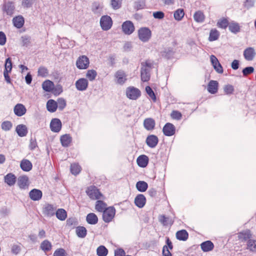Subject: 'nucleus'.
I'll use <instances>...</instances> for the list:
<instances>
[{
    "instance_id": "obj_60",
    "label": "nucleus",
    "mask_w": 256,
    "mask_h": 256,
    "mask_svg": "<svg viewBox=\"0 0 256 256\" xmlns=\"http://www.w3.org/2000/svg\"><path fill=\"white\" fill-rule=\"evenodd\" d=\"M254 71V68L253 67L249 66L244 68L242 70V74L244 76H246L252 73Z\"/></svg>"
},
{
    "instance_id": "obj_17",
    "label": "nucleus",
    "mask_w": 256,
    "mask_h": 256,
    "mask_svg": "<svg viewBox=\"0 0 256 256\" xmlns=\"http://www.w3.org/2000/svg\"><path fill=\"white\" fill-rule=\"evenodd\" d=\"M146 203V198L142 194H138L134 198V204L139 208H143Z\"/></svg>"
},
{
    "instance_id": "obj_33",
    "label": "nucleus",
    "mask_w": 256,
    "mask_h": 256,
    "mask_svg": "<svg viewBox=\"0 0 256 256\" xmlns=\"http://www.w3.org/2000/svg\"><path fill=\"white\" fill-rule=\"evenodd\" d=\"M20 167L22 170L28 172L32 168V164L28 160H23L20 163Z\"/></svg>"
},
{
    "instance_id": "obj_63",
    "label": "nucleus",
    "mask_w": 256,
    "mask_h": 256,
    "mask_svg": "<svg viewBox=\"0 0 256 256\" xmlns=\"http://www.w3.org/2000/svg\"><path fill=\"white\" fill-rule=\"evenodd\" d=\"M234 87L231 85H227L224 88V92L226 94H232L234 92Z\"/></svg>"
},
{
    "instance_id": "obj_58",
    "label": "nucleus",
    "mask_w": 256,
    "mask_h": 256,
    "mask_svg": "<svg viewBox=\"0 0 256 256\" xmlns=\"http://www.w3.org/2000/svg\"><path fill=\"white\" fill-rule=\"evenodd\" d=\"M12 68V62L10 58H8L6 60L4 71L10 72Z\"/></svg>"
},
{
    "instance_id": "obj_19",
    "label": "nucleus",
    "mask_w": 256,
    "mask_h": 256,
    "mask_svg": "<svg viewBox=\"0 0 256 256\" xmlns=\"http://www.w3.org/2000/svg\"><path fill=\"white\" fill-rule=\"evenodd\" d=\"M14 111L16 115L21 116L26 113V109L22 104H18L14 107Z\"/></svg>"
},
{
    "instance_id": "obj_24",
    "label": "nucleus",
    "mask_w": 256,
    "mask_h": 256,
    "mask_svg": "<svg viewBox=\"0 0 256 256\" xmlns=\"http://www.w3.org/2000/svg\"><path fill=\"white\" fill-rule=\"evenodd\" d=\"M148 156L146 155H141L138 158L136 162L140 166L144 168L148 165Z\"/></svg>"
},
{
    "instance_id": "obj_29",
    "label": "nucleus",
    "mask_w": 256,
    "mask_h": 256,
    "mask_svg": "<svg viewBox=\"0 0 256 256\" xmlns=\"http://www.w3.org/2000/svg\"><path fill=\"white\" fill-rule=\"evenodd\" d=\"M12 21L14 26L18 28H21L23 26L24 22V18L21 16L14 18Z\"/></svg>"
},
{
    "instance_id": "obj_56",
    "label": "nucleus",
    "mask_w": 256,
    "mask_h": 256,
    "mask_svg": "<svg viewBox=\"0 0 256 256\" xmlns=\"http://www.w3.org/2000/svg\"><path fill=\"white\" fill-rule=\"evenodd\" d=\"M122 0H111V5L114 9H118L121 6Z\"/></svg>"
},
{
    "instance_id": "obj_43",
    "label": "nucleus",
    "mask_w": 256,
    "mask_h": 256,
    "mask_svg": "<svg viewBox=\"0 0 256 256\" xmlns=\"http://www.w3.org/2000/svg\"><path fill=\"white\" fill-rule=\"evenodd\" d=\"M71 137L68 134H65L61 136L60 141L62 145L68 146L71 142Z\"/></svg>"
},
{
    "instance_id": "obj_4",
    "label": "nucleus",
    "mask_w": 256,
    "mask_h": 256,
    "mask_svg": "<svg viewBox=\"0 0 256 256\" xmlns=\"http://www.w3.org/2000/svg\"><path fill=\"white\" fill-rule=\"evenodd\" d=\"M138 36L141 41L147 42L152 36V32L148 28H141L138 30Z\"/></svg>"
},
{
    "instance_id": "obj_37",
    "label": "nucleus",
    "mask_w": 256,
    "mask_h": 256,
    "mask_svg": "<svg viewBox=\"0 0 256 256\" xmlns=\"http://www.w3.org/2000/svg\"><path fill=\"white\" fill-rule=\"evenodd\" d=\"M106 204L102 200H98L96 202L95 208L99 212H103L106 209Z\"/></svg>"
},
{
    "instance_id": "obj_32",
    "label": "nucleus",
    "mask_w": 256,
    "mask_h": 256,
    "mask_svg": "<svg viewBox=\"0 0 256 256\" xmlns=\"http://www.w3.org/2000/svg\"><path fill=\"white\" fill-rule=\"evenodd\" d=\"M76 234L78 237L84 238L87 234V230L85 227L82 226H78L76 228Z\"/></svg>"
},
{
    "instance_id": "obj_39",
    "label": "nucleus",
    "mask_w": 256,
    "mask_h": 256,
    "mask_svg": "<svg viewBox=\"0 0 256 256\" xmlns=\"http://www.w3.org/2000/svg\"><path fill=\"white\" fill-rule=\"evenodd\" d=\"M52 248L51 243L48 240H44L40 244L41 249L45 252L50 251Z\"/></svg>"
},
{
    "instance_id": "obj_51",
    "label": "nucleus",
    "mask_w": 256,
    "mask_h": 256,
    "mask_svg": "<svg viewBox=\"0 0 256 256\" xmlns=\"http://www.w3.org/2000/svg\"><path fill=\"white\" fill-rule=\"evenodd\" d=\"M48 69L44 66H40L38 70V76L46 77L48 75Z\"/></svg>"
},
{
    "instance_id": "obj_10",
    "label": "nucleus",
    "mask_w": 256,
    "mask_h": 256,
    "mask_svg": "<svg viewBox=\"0 0 256 256\" xmlns=\"http://www.w3.org/2000/svg\"><path fill=\"white\" fill-rule=\"evenodd\" d=\"M163 132L165 136H173L176 132V128L174 124L171 123H166L163 128Z\"/></svg>"
},
{
    "instance_id": "obj_13",
    "label": "nucleus",
    "mask_w": 256,
    "mask_h": 256,
    "mask_svg": "<svg viewBox=\"0 0 256 256\" xmlns=\"http://www.w3.org/2000/svg\"><path fill=\"white\" fill-rule=\"evenodd\" d=\"M14 3L12 2H8L3 5V10L8 15L12 16L14 13Z\"/></svg>"
},
{
    "instance_id": "obj_64",
    "label": "nucleus",
    "mask_w": 256,
    "mask_h": 256,
    "mask_svg": "<svg viewBox=\"0 0 256 256\" xmlns=\"http://www.w3.org/2000/svg\"><path fill=\"white\" fill-rule=\"evenodd\" d=\"M163 256H172V254L168 250L166 246H164L162 248Z\"/></svg>"
},
{
    "instance_id": "obj_31",
    "label": "nucleus",
    "mask_w": 256,
    "mask_h": 256,
    "mask_svg": "<svg viewBox=\"0 0 256 256\" xmlns=\"http://www.w3.org/2000/svg\"><path fill=\"white\" fill-rule=\"evenodd\" d=\"M46 108L49 112H54L58 108L57 102L53 100H50L47 102Z\"/></svg>"
},
{
    "instance_id": "obj_26",
    "label": "nucleus",
    "mask_w": 256,
    "mask_h": 256,
    "mask_svg": "<svg viewBox=\"0 0 256 256\" xmlns=\"http://www.w3.org/2000/svg\"><path fill=\"white\" fill-rule=\"evenodd\" d=\"M144 124L147 130H152L154 128L155 121L152 118H148L144 120Z\"/></svg>"
},
{
    "instance_id": "obj_62",
    "label": "nucleus",
    "mask_w": 256,
    "mask_h": 256,
    "mask_svg": "<svg viewBox=\"0 0 256 256\" xmlns=\"http://www.w3.org/2000/svg\"><path fill=\"white\" fill-rule=\"evenodd\" d=\"M76 220L74 218H70L66 220V225L68 226H72L76 224Z\"/></svg>"
},
{
    "instance_id": "obj_14",
    "label": "nucleus",
    "mask_w": 256,
    "mask_h": 256,
    "mask_svg": "<svg viewBox=\"0 0 256 256\" xmlns=\"http://www.w3.org/2000/svg\"><path fill=\"white\" fill-rule=\"evenodd\" d=\"M256 54V52L254 48L252 47L246 48L244 52V56L245 59L248 61L252 60Z\"/></svg>"
},
{
    "instance_id": "obj_7",
    "label": "nucleus",
    "mask_w": 256,
    "mask_h": 256,
    "mask_svg": "<svg viewBox=\"0 0 256 256\" xmlns=\"http://www.w3.org/2000/svg\"><path fill=\"white\" fill-rule=\"evenodd\" d=\"M100 24L103 30H107L112 27V22L110 16H104L101 18Z\"/></svg>"
},
{
    "instance_id": "obj_20",
    "label": "nucleus",
    "mask_w": 256,
    "mask_h": 256,
    "mask_svg": "<svg viewBox=\"0 0 256 256\" xmlns=\"http://www.w3.org/2000/svg\"><path fill=\"white\" fill-rule=\"evenodd\" d=\"M50 127L51 130L54 132H58L62 128V123L58 118H54L52 120Z\"/></svg>"
},
{
    "instance_id": "obj_41",
    "label": "nucleus",
    "mask_w": 256,
    "mask_h": 256,
    "mask_svg": "<svg viewBox=\"0 0 256 256\" xmlns=\"http://www.w3.org/2000/svg\"><path fill=\"white\" fill-rule=\"evenodd\" d=\"M228 28L230 32L234 33H236L240 32V26L239 24L235 22H231L228 24Z\"/></svg>"
},
{
    "instance_id": "obj_40",
    "label": "nucleus",
    "mask_w": 256,
    "mask_h": 256,
    "mask_svg": "<svg viewBox=\"0 0 256 256\" xmlns=\"http://www.w3.org/2000/svg\"><path fill=\"white\" fill-rule=\"evenodd\" d=\"M194 18L196 22H202L204 21L205 16L202 12L198 10L195 12L194 16Z\"/></svg>"
},
{
    "instance_id": "obj_15",
    "label": "nucleus",
    "mask_w": 256,
    "mask_h": 256,
    "mask_svg": "<svg viewBox=\"0 0 256 256\" xmlns=\"http://www.w3.org/2000/svg\"><path fill=\"white\" fill-rule=\"evenodd\" d=\"M88 86V82L84 78H80L76 82V86L78 90H84L87 88Z\"/></svg>"
},
{
    "instance_id": "obj_36",
    "label": "nucleus",
    "mask_w": 256,
    "mask_h": 256,
    "mask_svg": "<svg viewBox=\"0 0 256 256\" xmlns=\"http://www.w3.org/2000/svg\"><path fill=\"white\" fill-rule=\"evenodd\" d=\"M42 86L45 91L50 92L54 88V84L50 80H46L42 83Z\"/></svg>"
},
{
    "instance_id": "obj_6",
    "label": "nucleus",
    "mask_w": 256,
    "mask_h": 256,
    "mask_svg": "<svg viewBox=\"0 0 256 256\" xmlns=\"http://www.w3.org/2000/svg\"><path fill=\"white\" fill-rule=\"evenodd\" d=\"M89 64V59L86 56H80L76 62V66L79 69H86L88 67Z\"/></svg>"
},
{
    "instance_id": "obj_1",
    "label": "nucleus",
    "mask_w": 256,
    "mask_h": 256,
    "mask_svg": "<svg viewBox=\"0 0 256 256\" xmlns=\"http://www.w3.org/2000/svg\"><path fill=\"white\" fill-rule=\"evenodd\" d=\"M141 64V80L142 82H147L150 78V72L153 64L150 60H146L142 62Z\"/></svg>"
},
{
    "instance_id": "obj_22",
    "label": "nucleus",
    "mask_w": 256,
    "mask_h": 256,
    "mask_svg": "<svg viewBox=\"0 0 256 256\" xmlns=\"http://www.w3.org/2000/svg\"><path fill=\"white\" fill-rule=\"evenodd\" d=\"M200 247L203 252H208L214 249V244L210 240H206L200 244Z\"/></svg>"
},
{
    "instance_id": "obj_52",
    "label": "nucleus",
    "mask_w": 256,
    "mask_h": 256,
    "mask_svg": "<svg viewBox=\"0 0 256 256\" xmlns=\"http://www.w3.org/2000/svg\"><path fill=\"white\" fill-rule=\"evenodd\" d=\"M66 251L62 248H60L55 250L54 256H66Z\"/></svg>"
},
{
    "instance_id": "obj_21",
    "label": "nucleus",
    "mask_w": 256,
    "mask_h": 256,
    "mask_svg": "<svg viewBox=\"0 0 256 256\" xmlns=\"http://www.w3.org/2000/svg\"><path fill=\"white\" fill-rule=\"evenodd\" d=\"M238 240H241L242 242H246L247 240H250L252 234L250 230H246L240 232L238 234Z\"/></svg>"
},
{
    "instance_id": "obj_25",
    "label": "nucleus",
    "mask_w": 256,
    "mask_h": 256,
    "mask_svg": "<svg viewBox=\"0 0 256 256\" xmlns=\"http://www.w3.org/2000/svg\"><path fill=\"white\" fill-rule=\"evenodd\" d=\"M18 184L20 188H26L29 185L28 177H20L18 179Z\"/></svg>"
},
{
    "instance_id": "obj_9",
    "label": "nucleus",
    "mask_w": 256,
    "mask_h": 256,
    "mask_svg": "<svg viewBox=\"0 0 256 256\" xmlns=\"http://www.w3.org/2000/svg\"><path fill=\"white\" fill-rule=\"evenodd\" d=\"M122 29L125 34H130L134 30V26L132 22L128 20L122 24Z\"/></svg>"
},
{
    "instance_id": "obj_45",
    "label": "nucleus",
    "mask_w": 256,
    "mask_h": 256,
    "mask_svg": "<svg viewBox=\"0 0 256 256\" xmlns=\"http://www.w3.org/2000/svg\"><path fill=\"white\" fill-rule=\"evenodd\" d=\"M22 244L20 243L18 244H14L12 246L11 248V252L12 254L17 255L19 254L22 250Z\"/></svg>"
},
{
    "instance_id": "obj_50",
    "label": "nucleus",
    "mask_w": 256,
    "mask_h": 256,
    "mask_svg": "<svg viewBox=\"0 0 256 256\" xmlns=\"http://www.w3.org/2000/svg\"><path fill=\"white\" fill-rule=\"evenodd\" d=\"M146 91L147 94L153 100V101L156 102V95H155L154 91L149 86H146Z\"/></svg>"
},
{
    "instance_id": "obj_53",
    "label": "nucleus",
    "mask_w": 256,
    "mask_h": 256,
    "mask_svg": "<svg viewBox=\"0 0 256 256\" xmlns=\"http://www.w3.org/2000/svg\"><path fill=\"white\" fill-rule=\"evenodd\" d=\"M22 45L28 46L30 44V38L28 36H24L21 38Z\"/></svg>"
},
{
    "instance_id": "obj_3",
    "label": "nucleus",
    "mask_w": 256,
    "mask_h": 256,
    "mask_svg": "<svg viewBox=\"0 0 256 256\" xmlns=\"http://www.w3.org/2000/svg\"><path fill=\"white\" fill-rule=\"evenodd\" d=\"M102 219L105 222L112 221L116 214V209L114 206H110L102 212Z\"/></svg>"
},
{
    "instance_id": "obj_46",
    "label": "nucleus",
    "mask_w": 256,
    "mask_h": 256,
    "mask_svg": "<svg viewBox=\"0 0 256 256\" xmlns=\"http://www.w3.org/2000/svg\"><path fill=\"white\" fill-rule=\"evenodd\" d=\"M247 248L251 252H256V240H249L247 244Z\"/></svg>"
},
{
    "instance_id": "obj_18",
    "label": "nucleus",
    "mask_w": 256,
    "mask_h": 256,
    "mask_svg": "<svg viewBox=\"0 0 256 256\" xmlns=\"http://www.w3.org/2000/svg\"><path fill=\"white\" fill-rule=\"evenodd\" d=\"M42 192L38 189H33L29 192V196L31 200L36 201L40 200L42 197Z\"/></svg>"
},
{
    "instance_id": "obj_47",
    "label": "nucleus",
    "mask_w": 256,
    "mask_h": 256,
    "mask_svg": "<svg viewBox=\"0 0 256 256\" xmlns=\"http://www.w3.org/2000/svg\"><path fill=\"white\" fill-rule=\"evenodd\" d=\"M184 15V11L182 9H178L174 13V18L176 20H180Z\"/></svg>"
},
{
    "instance_id": "obj_28",
    "label": "nucleus",
    "mask_w": 256,
    "mask_h": 256,
    "mask_svg": "<svg viewBox=\"0 0 256 256\" xmlns=\"http://www.w3.org/2000/svg\"><path fill=\"white\" fill-rule=\"evenodd\" d=\"M16 132L20 136H26L28 133L27 128L24 124H19L16 128Z\"/></svg>"
},
{
    "instance_id": "obj_55",
    "label": "nucleus",
    "mask_w": 256,
    "mask_h": 256,
    "mask_svg": "<svg viewBox=\"0 0 256 256\" xmlns=\"http://www.w3.org/2000/svg\"><path fill=\"white\" fill-rule=\"evenodd\" d=\"M4 182L8 185L11 186L14 185L16 182V177H4Z\"/></svg>"
},
{
    "instance_id": "obj_27",
    "label": "nucleus",
    "mask_w": 256,
    "mask_h": 256,
    "mask_svg": "<svg viewBox=\"0 0 256 256\" xmlns=\"http://www.w3.org/2000/svg\"><path fill=\"white\" fill-rule=\"evenodd\" d=\"M188 234L186 230H180L176 233V238L178 240L185 241L188 238Z\"/></svg>"
},
{
    "instance_id": "obj_16",
    "label": "nucleus",
    "mask_w": 256,
    "mask_h": 256,
    "mask_svg": "<svg viewBox=\"0 0 256 256\" xmlns=\"http://www.w3.org/2000/svg\"><path fill=\"white\" fill-rule=\"evenodd\" d=\"M158 138L153 134L148 136L146 139L147 145L151 148H155L158 144Z\"/></svg>"
},
{
    "instance_id": "obj_59",
    "label": "nucleus",
    "mask_w": 256,
    "mask_h": 256,
    "mask_svg": "<svg viewBox=\"0 0 256 256\" xmlns=\"http://www.w3.org/2000/svg\"><path fill=\"white\" fill-rule=\"evenodd\" d=\"M58 108L60 110H62L66 106V100L63 98H59L57 102Z\"/></svg>"
},
{
    "instance_id": "obj_8",
    "label": "nucleus",
    "mask_w": 256,
    "mask_h": 256,
    "mask_svg": "<svg viewBox=\"0 0 256 256\" xmlns=\"http://www.w3.org/2000/svg\"><path fill=\"white\" fill-rule=\"evenodd\" d=\"M56 207L54 205L46 204L43 207V214L48 216H52L54 215Z\"/></svg>"
},
{
    "instance_id": "obj_34",
    "label": "nucleus",
    "mask_w": 256,
    "mask_h": 256,
    "mask_svg": "<svg viewBox=\"0 0 256 256\" xmlns=\"http://www.w3.org/2000/svg\"><path fill=\"white\" fill-rule=\"evenodd\" d=\"M55 214L56 218L60 220H65L67 216L66 212L63 208H58Z\"/></svg>"
},
{
    "instance_id": "obj_61",
    "label": "nucleus",
    "mask_w": 256,
    "mask_h": 256,
    "mask_svg": "<svg viewBox=\"0 0 256 256\" xmlns=\"http://www.w3.org/2000/svg\"><path fill=\"white\" fill-rule=\"evenodd\" d=\"M114 256H126V252L122 248H119L114 250Z\"/></svg>"
},
{
    "instance_id": "obj_12",
    "label": "nucleus",
    "mask_w": 256,
    "mask_h": 256,
    "mask_svg": "<svg viewBox=\"0 0 256 256\" xmlns=\"http://www.w3.org/2000/svg\"><path fill=\"white\" fill-rule=\"evenodd\" d=\"M210 59L214 69L218 73L222 74L224 72L223 68L216 56L214 55H212L210 57Z\"/></svg>"
},
{
    "instance_id": "obj_54",
    "label": "nucleus",
    "mask_w": 256,
    "mask_h": 256,
    "mask_svg": "<svg viewBox=\"0 0 256 256\" xmlns=\"http://www.w3.org/2000/svg\"><path fill=\"white\" fill-rule=\"evenodd\" d=\"M12 127V124L10 121H5L2 124V129L6 131L10 130Z\"/></svg>"
},
{
    "instance_id": "obj_48",
    "label": "nucleus",
    "mask_w": 256,
    "mask_h": 256,
    "mask_svg": "<svg viewBox=\"0 0 256 256\" xmlns=\"http://www.w3.org/2000/svg\"><path fill=\"white\" fill-rule=\"evenodd\" d=\"M97 75V72L95 70H88L86 76L90 81L94 80Z\"/></svg>"
},
{
    "instance_id": "obj_42",
    "label": "nucleus",
    "mask_w": 256,
    "mask_h": 256,
    "mask_svg": "<svg viewBox=\"0 0 256 256\" xmlns=\"http://www.w3.org/2000/svg\"><path fill=\"white\" fill-rule=\"evenodd\" d=\"M96 254L98 256H106L108 250L104 246H100L97 248Z\"/></svg>"
},
{
    "instance_id": "obj_23",
    "label": "nucleus",
    "mask_w": 256,
    "mask_h": 256,
    "mask_svg": "<svg viewBox=\"0 0 256 256\" xmlns=\"http://www.w3.org/2000/svg\"><path fill=\"white\" fill-rule=\"evenodd\" d=\"M218 82L216 80H210L208 86V90L209 92L214 94L218 90Z\"/></svg>"
},
{
    "instance_id": "obj_44",
    "label": "nucleus",
    "mask_w": 256,
    "mask_h": 256,
    "mask_svg": "<svg viewBox=\"0 0 256 256\" xmlns=\"http://www.w3.org/2000/svg\"><path fill=\"white\" fill-rule=\"evenodd\" d=\"M81 170L80 166L77 164H73L70 166V171L72 174L77 175Z\"/></svg>"
},
{
    "instance_id": "obj_5",
    "label": "nucleus",
    "mask_w": 256,
    "mask_h": 256,
    "mask_svg": "<svg viewBox=\"0 0 256 256\" xmlns=\"http://www.w3.org/2000/svg\"><path fill=\"white\" fill-rule=\"evenodd\" d=\"M140 91L134 86H130L126 88V94L131 100H136L140 96Z\"/></svg>"
},
{
    "instance_id": "obj_57",
    "label": "nucleus",
    "mask_w": 256,
    "mask_h": 256,
    "mask_svg": "<svg viewBox=\"0 0 256 256\" xmlns=\"http://www.w3.org/2000/svg\"><path fill=\"white\" fill-rule=\"evenodd\" d=\"M172 118L180 120L181 119L182 115V114L177 110H173L170 114Z\"/></svg>"
},
{
    "instance_id": "obj_11",
    "label": "nucleus",
    "mask_w": 256,
    "mask_h": 256,
    "mask_svg": "<svg viewBox=\"0 0 256 256\" xmlns=\"http://www.w3.org/2000/svg\"><path fill=\"white\" fill-rule=\"evenodd\" d=\"M117 84H124L126 80V75L125 72L122 70L117 71L114 75Z\"/></svg>"
},
{
    "instance_id": "obj_49",
    "label": "nucleus",
    "mask_w": 256,
    "mask_h": 256,
    "mask_svg": "<svg viewBox=\"0 0 256 256\" xmlns=\"http://www.w3.org/2000/svg\"><path fill=\"white\" fill-rule=\"evenodd\" d=\"M228 24V20L224 18L220 19L217 23L218 26L222 28H226Z\"/></svg>"
},
{
    "instance_id": "obj_35",
    "label": "nucleus",
    "mask_w": 256,
    "mask_h": 256,
    "mask_svg": "<svg viewBox=\"0 0 256 256\" xmlns=\"http://www.w3.org/2000/svg\"><path fill=\"white\" fill-rule=\"evenodd\" d=\"M136 188L139 192H144L148 189V184L144 181H138L136 184Z\"/></svg>"
},
{
    "instance_id": "obj_38",
    "label": "nucleus",
    "mask_w": 256,
    "mask_h": 256,
    "mask_svg": "<svg viewBox=\"0 0 256 256\" xmlns=\"http://www.w3.org/2000/svg\"><path fill=\"white\" fill-rule=\"evenodd\" d=\"M220 36L219 32L216 28L212 29L210 33L208 40L210 41H214L217 40Z\"/></svg>"
},
{
    "instance_id": "obj_30",
    "label": "nucleus",
    "mask_w": 256,
    "mask_h": 256,
    "mask_svg": "<svg viewBox=\"0 0 256 256\" xmlns=\"http://www.w3.org/2000/svg\"><path fill=\"white\" fill-rule=\"evenodd\" d=\"M86 222L90 224H95L98 222V218L94 213L88 214L86 218Z\"/></svg>"
},
{
    "instance_id": "obj_2",
    "label": "nucleus",
    "mask_w": 256,
    "mask_h": 256,
    "mask_svg": "<svg viewBox=\"0 0 256 256\" xmlns=\"http://www.w3.org/2000/svg\"><path fill=\"white\" fill-rule=\"evenodd\" d=\"M86 193L92 200L103 198V195L94 186H88L86 190Z\"/></svg>"
}]
</instances>
